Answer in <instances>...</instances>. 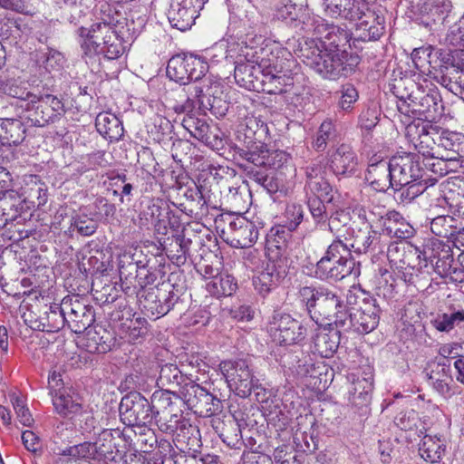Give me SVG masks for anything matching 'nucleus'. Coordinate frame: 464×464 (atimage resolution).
Wrapping results in <instances>:
<instances>
[{
    "mask_svg": "<svg viewBox=\"0 0 464 464\" xmlns=\"http://www.w3.org/2000/svg\"><path fill=\"white\" fill-rule=\"evenodd\" d=\"M208 0H171L168 19L172 27L180 31L190 28Z\"/></svg>",
    "mask_w": 464,
    "mask_h": 464,
    "instance_id": "f3484780",
    "label": "nucleus"
},
{
    "mask_svg": "<svg viewBox=\"0 0 464 464\" xmlns=\"http://www.w3.org/2000/svg\"><path fill=\"white\" fill-rule=\"evenodd\" d=\"M381 308L372 296H363L358 308L344 310L343 314L339 315L337 328L343 332L353 331L357 334H366L372 332L379 324Z\"/></svg>",
    "mask_w": 464,
    "mask_h": 464,
    "instance_id": "39448f33",
    "label": "nucleus"
},
{
    "mask_svg": "<svg viewBox=\"0 0 464 464\" xmlns=\"http://www.w3.org/2000/svg\"><path fill=\"white\" fill-rule=\"evenodd\" d=\"M304 24V29L315 36L300 44V57L308 67L329 80H336L353 71L356 58L348 59V53L341 49L350 40L345 29L327 24L322 18L308 20Z\"/></svg>",
    "mask_w": 464,
    "mask_h": 464,
    "instance_id": "f257e3e1",
    "label": "nucleus"
},
{
    "mask_svg": "<svg viewBox=\"0 0 464 464\" xmlns=\"http://www.w3.org/2000/svg\"><path fill=\"white\" fill-rule=\"evenodd\" d=\"M370 3L363 0H322L321 6L326 16L356 21L366 15V12L370 13Z\"/></svg>",
    "mask_w": 464,
    "mask_h": 464,
    "instance_id": "a211bd4d",
    "label": "nucleus"
},
{
    "mask_svg": "<svg viewBox=\"0 0 464 464\" xmlns=\"http://www.w3.org/2000/svg\"><path fill=\"white\" fill-rule=\"evenodd\" d=\"M237 140L244 144L246 150H257L265 148L266 141L270 140L267 124L256 115L246 116L237 129ZM237 146L235 151L237 152Z\"/></svg>",
    "mask_w": 464,
    "mask_h": 464,
    "instance_id": "f8f14e48",
    "label": "nucleus"
},
{
    "mask_svg": "<svg viewBox=\"0 0 464 464\" xmlns=\"http://www.w3.org/2000/svg\"><path fill=\"white\" fill-rule=\"evenodd\" d=\"M119 411L121 421L128 426H146L155 419L150 402L140 392L123 396Z\"/></svg>",
    "mask_w": 464,
    "mask_h": 464,
    "instance_id": "6e6552de",
    "label": "nucleus"
},
{
    "mask_svg": "<svg viewBox=\"0 0 464 464\" xmlns=\"http://www.w3.org/2000/svg\"><path fill=\"white\" fill-rule=\"evenodd\" d=\"M219 369L230 389L241 398L248 397L257 385L258 380L253 375L246 360L223 361L219 364Z\"/></svg>",
    "mask_w": 464,
    "mask_h": 464,
    "instance_id": "0eeeda50",
    "label": "nucleus"
},
{
    "mask_svg": "<svg viewBox=\"0 0 464 464\" xmlns=\"http://www.w3.org/2000/svg\"><path fill=\"white\" fill-rule=\"evenodd\" d=\"M324 199H320L318 197H308L307 206L309 211L316 225L324 224L328 220V227L331 232H334L337 227V222H340V217L343 216V213L336 212L329 217Z\"/></svg>",
    "mask_w": 464,
    "mask_h": 464,
    "instance_id": "c756f323",
    "label": "nucleus"
},
{
    "mask_svg": "<svg viewBox=\"0 0 464 464\" xmlns=\"http://www.w3.org/2000/svg\"><path fill=\"white\" fill-rule=\"evenodd\" d=\"M3 133L0 138L3 145L18 146L25 139L26 129L18 119H5L1 123Z\"/></svg>",
    "mask_w": 464,
    "mask_h": 464,
    "instance_id": "473e14b6",
    "label": "nucleus"
},
{
    "mask_svg": "<svg viewBox=\"0 0 464 464\" xmlns=\"http://www.w3.org/2000/svg\"><path fill=\"white\" fill-rule=\"evenodd\" d=\"M305 188L307 192L312 194L311 197H318L320 199H324L328 204L334 199L332 195L333 188L324 177L315 180L306 181Z\"/></svg>",
    "mask_w": 464,
    "mask_h": 464,
    "instance_id": "052dcab7",
    "label": "nucleus"
},
{
    "mask_svg": "<svg viewBox=\"0 0 464 464\" xmlns=\"http://www.w3.org/2000/svg\"><path fill=\"white\" fill-rule=\"evenodd\" d=\"M138 295L140 305L148 316L160 318L171 310L180 311L184 307V286L173 284L170 280L143 291L142 294L139 293Z\"/></svg>",
    "mask_w": 464,
    "mask_h": 464,
    "instance_id": "20e7f679",
    "label": "nucleus"
},
{
    "mask_svg": "<svg viewBox=\"0 0 464 464\" xmlns=\"http://www.w3.org/2000/svg\"><path fill=\"white\" fill-rule=\"evenodd\" d=\"M458 225H460V219L455 218L450 215L438 216L430 221L431 232L441 237L452 238L456 234Z\"/></svg>",
    "mask_w": 464,
    "mask_h": 464,
    "instance_id": "49530a36",
    "label": "nucleus"
},
{
    "mask_svg": "<svg viewBox=\"0 0 464 464\" xmlns=\"http://www.w3.org/2000/svg\"><path fill=\"white\" fill-rule=\"evenodd\" d=\"M440 130L429 121H413L406 127V137L420 154L436 159L439 153L437 147ZM443 157L442 154H440Z\"/></svg>",
    "mask_w": 464,
    "mask_h": 464,
    "instance_id": "1a4fd4ad",
    "label": "nucleus"
},
{
    "mask_svg": "<svg viewBox=\"0 0 464 464\" xmlns=\"http://www.w3.org/2000/svg\"><path fill=\"white\" fill-rule=\"evenodd\" d=\"M383 227L391 237L400 239L410 238L415 232L413 227L406 222L399 212L394 210L386 213Z\"/></svg>",
    "mask_w": 464,
    "mask_h": 464,
    "instance_id": "2f4dec72",
    "label": "nucleus"
},
{
    "mask_svg": "<svg viewBox=\"0 0 464 464\" xmlns=\"http://www.w3.org/2000/svg\"><path fill=\"white\" fill-rule=\"evenodd\" d=\"M21 196L14 189L0 191V210L10 222L14 221L23 209Z\"/></svg>",
    "mask_w": 464,
    "mask_h": 464,
    "instance_id": "58836bf2",
    "label": "nucleus"
},
{
    "mask_svg": "<svg viewBox=\"0 0 464 464\" xmlns=\"http://www.w3.org/2000/svg\"><path fill=\"white\" fill-rule=\"evenodd\" d=\"M179 399L195 414L206 418L221 411V401L194 380L188 382L179 392Z\"/></svg>",
    "mask_w": 464,
    "mask_h": 464,
    "instance_id": "423d86ee",
    "label": "nucleus"
},
{
    "mask_svg": "<svg viewBox=\"0 0 464 464\" xmlns=\"http://www.w3.org/2000/svg\"><path fill=\"white\" fill-rule=\"evenodd\" d=\"M444 451V444L440 438L425 435L419 447L420 457L428 462H439Z\"/></svg>",
    "mask_w": 464,
    "mask_h": 464,
    "instance_id": "37998d69",
    "label": "nucleus"
},
{
    "mask_svg": "<svg viewBox=\"0 0 464 464\" xmlns=\"http://www.w3.org/2000/svg\"><path fill=\"white\" fill-rule=\"evenodd\" d=\"M35 57L36 62L46 70H59L64 62L62 53L49 47L37 51Z\"/></svg>",
    "mask_w": 464,
    "mask_h": 464,
    "instance_id": "13d9d810",
    "label": "nucleus"
},
{
    "mask_svg": "<svg viewBox=\"0 0 464 464\" xmlns=\"http://www.w3.org/2000/svg\"><path fill=\"white\" fill-rule=\"evenodd\" d=\"M361 275V265L354 259H327L321 257L314 267V277L321 281L339 282L348 276Z\"/></svg>",
    "mask_w": 464,
    "mask_h": 464,
    "instance_id": "ddd939ff",
    "label": "nucleus"
},
{
    "mask_svg": "<svg viewBox=\"0 0 464 464\" xmlns=\"http://www.w3.org/2000/svg\"><path fill=\"white\" fill-rule=\"evenodd\" d=\"M246 175L252 181L260 185L270 195H273L281 190L283 188L282 183L278 178L273 174L266 173L265 169L256 168L247 164H243Z\"/></svg>",
    "mask_w": 464,
    "mask_h": 464,
    "instance_id": "f704fd0d",
    "label": "nucleus"
},
{
    "mask_svg": "<svg viewBox=\"0 0 464 464\" xmlns=\"http://www.w3.org/2000/svg\"><path fill=\"white\" fill-rule=\"evenodd\" d=\"M342 331L336 326L320 329L313 340V352L324 358L332 357L339 347Z\"/></svg>",
    "mask_w": 464,
    "mask_h": 464,
    "instance_id": "a878e982",
    "label": "nucleus"
},
{
    "mask_svg": "<svg viewBox=\"0 0 464 464\" xmlns=\"http://www.w3.org/2000/svg\"><path fill=\"white\" fill-rule=\"evenodd\" d=\"M192 381L190 377L184 375L176 364L167 363L161 367L157 382L163 390L178 388L177 391H173V396L179 399L180 390L188 382Z\"/></svg>",
    "mask_w": 464,
    "mask_h": 464,
    "instance_id": "bb28decb",
    "label": "nucleus"
},
{
    "mask_svg": "<svg viewBox=\"0 0 464 464\" xmlns=\"http://www.w3.org/2000/svg\"><path fill=\"white\" fill-rule=\"evenodd\" d=\"M336 134L334 123L332 120H324L314 139L313 148L317 151H324L327 147V142L334 140Z\"/></svg>",
    "mask_w": 464,
    "mask_h": 464,
    "instance_id": "6e6d98bb",
    "label": "nucleus"
},
{
    "mask_svg": "<svg viewBox=\"0 0 464 464\" xmlns=\"http://www.w3.org/2000/svg\"><path fill=\"white\" fill-rule=\"evenodd\" d=\"M388 257L395 263L399 262L401 264L400 266L405 269L401 272V279H403L405 283L413 284L414 276L411 271L414 268L407 260L406 246L404 245L390 246L388 249Z\"/></svg>",
    "mask_w": 464,
    "mask_h": 464,
    "instance_id": "09e8293b",
    "label": "nucleus"
},
{
    "mask_svg": "<svg viewBox=\"0 0 464 464\" xmlns=\"http://www.w3.org/2000/svg\"><path fill=\"white\" fill-rule=\"evenodd\" d=\"M26 111L27 119L34 126L44 127L57 121L53 117L54 114L51 112L49 107L44 103L42 98L38 95H36L35 102H28Z\"/></svg>",
    "mask_w": 464,
    "mask_h": 464,
    "instance_id": "e433bc0d",
    "label": "nucleus"
},
{
    "mask_svg": "<svg viewBox=\"0 0 464 464\" xmlns=\"http://www.w3.org/2000/svg\"><path fill=\"white\" fill-rule=\"evenodd\" d=\"M365 16L372 20H363L356 24L354 39L362 42L375 41L383 34L384 26L376 21L377 18L372 14L370 16L366 14Z\"/></svg>",
    "mask_w": 464,
    "mask_h": 464,
    "instance_id": "ea45409f",
    "label": "nucleus"
},
{
    "mask_svg": "<svg viewBox=\"0 0 464 464\" xmlns=\"http://www.w3.org/2000/svg\"><path fill=\"white\" fill-rule=\"evenodd\" d=\"M53 404L56 412L63 417L76 414L82 410V403L65 392H57L53 398Z\"/></svg>",
    "mask_w": 464,
    "mask_h": 464,
    "instance_id": "de8ad7c7",
    "label": "nucleus"
},
{
    "mask_svg": "<svg viewBox=\"0 0 464 464\" xmlns=\"http://www.w3.org/2000/svg\"><path fill=\"white\" fill-rule=\"evenodd\" d=\"M237 155L246 160L245 164L262 169L266 167L280 169L285 166L287 167L291 160L288 153L279 150H270L267 149L266 143L265 148H259L257 150H246L243 148H237Z\"/></svg>",
    "mask_w": 464,
    "mask_h": 464,
    "instance_id": "dca6fc26",
    "label": "nucleus"
},
{
    "mask_svg": "<svg viewBox=\"0 0 464 464\" xmlns=\"http://www.w3.org/2000/svg\"><path fill=\"white\" fill-rule=\"evenodd\" d=\"M135 254H123L119 260V272L120 276L122 278V276L127 277L129 275H131L134 271L137 274H139V271H141L142 268H149L150 266V260H147L144 258V260H136L135 259Z\"/></svg>",
    "mask_w": 464,
    "mask_h": 464,
    "instance_id": "4d7b16f0",
    "label": "nucleus"
},
{
    "mask_svg": "<svg viewBox=\"0 0 464 464\" xmlns=\"http://www.w3.org/2000/svg\"><path fill=\"white\" fill-rule=\"evenodd\" d=\"M266 60L262 58L260 62L237 63L234 70V77L237 84L248 89L259 92L260 77L264 71Z\"/></svg>",
    "mask_w": 464,
    "mask_h": 464,
    "instance_id": "4be33fe9",
    "label": "nucleus"
},
{
    "mask_svg": "<svg viewBox=\"0 0 464 464\" xmlns=\"http://www.w3.org/2000/svg\"><path fill=\"white\" fill-rule=\"evenodd\" d=\"M322 257L327 259H353L351 253L350 245L344 243L340 238L334 239L327 247Z\"/></svg>",
    "mask_w": 464,
    "mask_h": 464,
    "instance_id": "e2e57ef3",
    "label": "nucleus"
},
{
    "mask_svg": "<svg viewBox=\"0 0 464 464\" xmlns=\"http://www.w3.org/2000/svg\"><path fill=\"white\" fill-rule=\"evenodd\" d=\"M237 288L235 278L227 273L211 276L206 284L207 291L217 297L229 296L236 292Z\"/></svg>",
    "mask_w": 464,
    "mask_h": 464,
    "instance_id": "c9c22d12",
    "label": "nucleus"
},
{
    "mask_svg": "<svg viewBox=\"0 0 464 464\" xmlns=\"http://www.w3.org/2000/svg\"><path fill=\"white\" fill-rule=\"evenodd\" d=\"M365 179L371 187L379 192H385L389 188H395L392 179V167L389 160H379L368 166Z\"/></svg>",
    "mask_w": 464,
    "mask_h": 464,
    "instance_id": "b1692460",
    "label": "nucleus"
},
{
    "mask_svg": "<svg viewBox=\"0 0 464 464\" xmlns=\"http://www.w3.org/2000/svg\"><path fill=\"white\" fill-rule=\"evenodd\" d=\"M111 430H103L93 443L95 460L111 462L116 460L118 450Z\"/></svg>",
    "mask_w": 464,
    "mask_h": 464,
    "instance_id": "7c9ffc66",
    "label": "nucleus"
},
{
    "mask_svg": "<svg viewBox=\"0 0 464 464\" xmlns=\"http://www.w3.org/2000/svg\"><path fill=\"white\" fill-rule=\"evenodd\" d=\"M191 239L186 238L184 236H179L176 238L178 249L176 253H172L173 250H169V257L177 266L184 265L189 256V246L191 245Z\"/></svg>",
    "mask_w": 464,
    "mask_h": 464,
    "instance_id": "338daca9",
    "label": "nucleus"
},
{
    "mask_svg": "<svg viewBox=\"0 0 464 464\" xmlns=\"http://www.w3.org/2000/svg\"><path fill=\"white\" fill-rule=\"evenodd\" d=\"M71 227L75 229L80 235L89 237L96 232L98 225L95 220L85 215H76L72 218Z\"/></svg>",
    "mask_w": 464,
    "mask_h": 464,
    "instance_id": "0e129e2a",
    "label": "nucleus"
},
{
    "mask_svg": "<svg viewBox=\"0 0 464 464\" xmlns=\"http://www.w3.org/2000/svg\"><path fill=\"white\" fill-rule=\"evenodd\" d=\"M63 310V299L60 304L53 303L41 317L42 331L55 333L66 324V314Z\"/></svg>",
    "mask_w": 464,
    "mask_h": 464,
    "instance_id": "72a5a7b5",
    "label": "nucleus"
},
{
    "mask_svg": "<svg viewBox=\"0 0 464 464\" xmlns=\"http://www.w3.org/2000/svg\"><path fill=\"white\" fill-rule=\"evenodd\" d=\"M380 238L379 233L373 230L371 225L365 224L363 227L353 230V241L350 246L359 254L375 251Z\"/></svg>",
    "mask_w": 464,
    "mask_h": 464,
    "instance_id": "cd10ccee",
    "label": "nucleus"
},
{
    "mask_svg": "<svg viewBox=\"0 0 464 464\" xmlns=\"http://www.w3.org/2000/svg\"><path fill=\"white\" fill-rule=\"evenodd\" d=\"M339 93V109L343 111H350L359 98L357 90L353 84L347 83L342 86Z\"/></svg>",
    "mask_w": 464,
    "mask_h": 464,
    "instance_id": "69168bd1",
    "label": "nucleus"
},
{
    "mask_svg": "<svg viewBox=\"0 0 464 464\" xmlns=\"http://www.w3.org/2000/svg\"><path fill=\"white\" fill-rule=\"evenodd\" d=\"M437 181L438 179L436 178H428V179H420L401 188L397 187L392 188L400 192L399 202L408 204L418 196L423 194L430 187L434 186Z\"/></svg>",
    "mask_w": 464,
    "mask_h": 464,
    "instance_id": "79ce46f5",
    "label": "nucleus"
},
{
    "mask_svg": "<svg viewBox=\"0 0 464 464\" xmlns=\"http://www.w3.org/2000/svg\"><path fill=\"white\" fill-rule=\"evenodd\" d=\"M82 341V347L90 353H106L111 350L113 337L110 331L101 325L88 328Z\"/></svg>",
    "mask_w": 464,
    "mask_h": 464,
    "instance_id": "393cba45",
    "label": "nucleus"
},
{
    "mask_svg": "<svg viewBox=\"0 0 464 464\" xmlns=\"http://www.w3.org/2000/svg\"><path fill=\"white\" fill-rule=\"evenodd\" d=\"M394 422L397 427L403 430H412L418 427L420 420L418 413L413 411H402L395 417Z\"/></svg>",
    "mask_w": 464,
    "mask_h": 464,
    "instance_id": "774afa93",
    "label": "nucleus"
},
{
    "mask_svg": "<svg viewBox=\"0 0 464 464\" xmlns=\"http://www.w3.org/2000/svg\"><path fill=\"white\" fill-rule=\"evenodd\" d=\"M59 455L69 457L71 459L73 460H95L93 443L88 441L68 447L63 450L59 453Z\"/></svg>",
    "mask_w": 464,
    "mask_h": 464,
    "instance_id": "bf43d9fd",
    "label": "nucleus"
},
{
    "mask_svg": "<svg viewBox=\"0 0 464 464\" xmlns=\"http://www.w3.org/2000/svg\"><path fill=\"white\" fill-rule=\"evenodd\" d=\"M185 63L194 64V66L189 65V67L186 66L185 68V72L189 74L188 82H198L205 76L208 70V63L196 55H185Z\"/></svg>",
    "mask_w": 464,
    "mask_h": 464,
    "instance_id": "680f3d73",
    "label": "nucleus"
},
{
    "mask_svg": "<svg viewBox=\"0 0 464 464\" xmlns=\"http://www.w3.org/2000/svg\"><path fill=\"white\" fill-rule=\"evenodd\" d=\"M95 127L100 134L111 141L119 140L124 133L122 123L109 112H100L95 120Z\"/></svg>",
    "mask_w": 464,
    "mask_h": 464,
    "instance_id": "c85d7f7f",
    "label": "nucleus"
},
{
    "mask_svg": "<svg viewBox=\"0 0 464 464\" xmlns=\"http://www.w3.org/2000/svg\"><path fill=\"white\" fill-rule=\"evenodd\" d=\"M288 78L281 71L277 63L266 61L260 77L259 91L268 94H280L285 92V86Z\"/></svg>",
    "mask_w": 464,
    "mask_h": 464,
    "instance_id": "5701e85b",
    "label": "nucleus"
},
{
    "mask_svg": "<svg viewBox=\"0 0 464 464\" xmlns=\"http://www.w3.org/2000/svg\"><path fill=\"white\" fill-rule=\"evenodd\" d=\"M63 311L66 314V325L76 334H83L95 321L92 307L77 295L63 298Z\"/></svg>",
    "mask_w": 464,
    "mask_h": 464,
    "instance_id": "4468645a",
    "label": "nucleus"
},
{
    "mask_svg": "<svg viewBox=\"0 0 464 464\" xmlns=\"http://www.w3.org/2000/svg\"><path fill=\"white\" fill-rule=\"evenodd\" d=\"M258 235V229L252 221L237 216L228 224L226 241L233 247L246 248L256 242Z\"/></svg>",
    "mask_w": 464,
    "mask_h": 464,
    "instance_id": "6ab92c4d",
    "label": "nucleus"
},
{
    "mask_svg": "<svg viewBox=\"0 0 464 464\" xmlns=\"http://www.w3.org/2000/svg\"><path fill=\"white\" fill-rule=\"evenodd\" d=\"M358 157L348 144H341L330 156V168L338 177H352L358 171Z\"/></svg>",
    "mask_w": 464,
    "mask_h": 464,
    "instance_id": "aec40b11",
    "label": "nucleus"
},
{
    "mask_svg": "<svg viewBox=\"0 0 464 464\" xmlns=\"http://www.w3.org/2000/svg\"><path fill=\"white\" fill-rule=\"evenodd\" d=\"M458 134L449 131H440L437 147L439 148V153L436 159H441L444 160L457 161L460 157L459 152L460 143L458 142Z\"/></svg>",
    "mask_w": 464,
    "mask_h": 464,
    "instance_id": "4c0bfd02",
    "label": "nucleus"
},
{
    "mask_svg": "<svg viewBox=\"0 0 464 464\" xmlns=\"http://www.w3.org/2000/svg\"><path fill=\"white\" fill-rule=\"evenodd\" d=\"M183 97H186L185 102L178 104L174 107L177 112H193L198 107V109L204 105L202 97L204 90L198 83L188 85L187 88H183Z\"/></svg>",
    "mask_w": 464,
    "mask_h": 464,
    "instance_id": "c03bdc74",
    "label": "nucleus"
},
{
    "mask_svg": "<svg viewBox=\"0 0 464 464\" xmlns=\"http://www.w3.org/2000/svg\"><path fill=\"white\" fill-rule=\"evenodd\" d=\"M272 337L280 345L298 344L305 339L306 328L289 314L276 312L272 317Z\"/></svg>",
    "mask_w": 464,
    "mask_h": 464,
    "instance_id": "9b49d317",
    "label": "nucleus"
},
{
    "mask_svg": "<svg viewBox=\"0 0 464 464\" xmlns=\"http://www.w3.org/2000/svg\"><path fill=\"white\" fill-rule=\"evenodd\" d=\"M297 297L310 318L320 325L334 323L337 327L339 315L343 314L346 308L342 292L324 285L302 286Z\"/></svg>",
    "mask_w": 464,
    "mask_h": 464,
    "instance_id": "7ed1b4c3",
    "label": "nucleus"
},
{
    "mask_svg": "<svg viewBox=\"0 0 464 464\" xmlns=\"http://www.w3.org/2000/svg\"><path fill=\"white\" fill-rule=\"evenodd\" d=\"M287 274L288 266L285 257L269 258L263 269L254 277V287L259 295L266 296L276 288Z\"/></svg>",
    "mask_w": 464,
    "mask_h": 464,
    "instance_id": "2eb2a0df",
    "label": "nucleus"
},
{
    "mask_svg": "<svg viewBox=\"0 0 464 464\" xmlns=\"http://www.w3.org/2000/svg\"><path fill=\"white\" fill-rule=\"evenodd\" d=\"M156 423L159 429L169 434H172L179 430H184L186 429L195 430L194 427L189 423L188 420H186L182 414L174 413L169 411L167 414H162L160 416H157L155 418Z\"/></svg>",
    "mask_w": 464,
    "mask_h": 464,
    "instance_id": "a19ab883",
    "label": "nucleus"
},
{
    "mask_svg": "<svg viewBox=\"0 0 464 464\" xmlns=\"http://www.w3.org/2000/svg\"><path fill=\"white\" fill-rule=\"evenodd\" d=\"M219 437L230 448H239L242 444V434L240 425L237 420L229 419L223 422Z\"/></svg>",
    "mask_w": 464,
    "mask_h": 464,
    "instance_id": "864d4df0",
    "label": "nucleus"
},
{
    "mask_svg": "<svg viewBox=\"0 0 464 464\" xmlns=\"http://www.w3.org/2000/svg\"><path fill=\"white\" fill-rule=\"evenodd\" d=\"M172 395L173 392L163 389L152 393L150 406L152 407L155 418L167 414L169 411H173L174 402L172 401Z\"/></svg>",
    "mask_w": 464,
    "mask_h": 464,
    "instance_id": "603ef678",
    "label": "nucleus"
},
{
    "mask_svg": "<svg viewBox=\"0 0 464 464\" xmlns=\"http://www.w3.org/2000/svg\"><path fill=\"white\" fill-rule=\"evenodd\" d=\"M100 14V22L77 31L82 58L92 67L100 64L101 57L107 60L121 57L124 53L123 42L132 41L140 33L133 20L130 21L109 3L101 4Z\"/></svg>",
    "mask_w": 464,
    "mask_h": 464,
    "instance_id": "f03ea898",
    "label": "nucleus"
},
{
    "mask_svg": "<svg viewBox=\"0 0 464 464\" xmlns=\"http://www.w3.org/2000/svg\"><path fill=\"white\" fill-rule=\"evenodd\" d=\"M0 93L27 102H35L36 99V94L27 91L21 82L14 79L0 82Z\"/></svg>",
    "mask_w": 464,
    "mask_h": 464,
    "instance_id": "3c124183",
    "label": "nucleus"
},
{
    "mask_svg": "<svg viewBox=\"0 0 464 464\" xmlns=\"http://www.w3.org/2000/svg\"><path fill=\"white\" fill-rule=\"evenodd\" d=\"M392 179L395 188L403 187L424 178L425 170L420 166V157L414 153H402L390 159Z\"/></svg>",
    "mask_w": 464,
    "mask_h": 464,
    "instance_id": "9d476101",
    "label": "nucleus"
},
{
    "mask_svg": "<svg viewBox=\"0 0 464 464\" xmlns=\"http://www.w3.org/2000/svg\"><path fill=\"white\" fill-rule=\"evenodd\" d=\"M194 66V64L189 63H185V56L175 55L169 59L167 65L166 73L167 76L176 82H179L181 84L188 83V76L185 72L186 66L189 67Z\"/></svg>",
    "mask_w": 464,
    "mask_h": 464,
    "instance_id": "8fccbe9b",
    "label": "nucleus"
},
{
    "mask_svg": "<svg viewBox=\"0 0 464 464\" xmlns=\"http://www.w3.org/2000/svg\"><path fill=\"white\" fill-rule=\"evenodd\" d=\"M372 382L366 378H358L349 391V400L358 407L367 405L371 400Z\"/></svg>",
    "mask_w": 464,
    "mask_h": 464,
    "instance_id": "a18cd8bd",
    "label": "nucleus"
},
{
    "mask_svg": "<svg viewBox=\"0 0 464 464\" xmlns=\"http://www.w3.org/2000/svg\"><path fill=\"white\" fill-rule=\"evenodd\" d=\"M422 255L424 259H429L434 266L440 276L446 275L455 263L451 246L440 240L432 241L425 247Z\"/></svg>",
    "mask_w": 464,
    "mask_h": 464,
    "instance_id": "412c9836",
    "label": "nucleus"
},
{
    "mask_svg": "<svg viewBox=\"0 0 464 464\" xmlns=\"http://www.w3.org/2000/svg\"><path fill=\"white\" fill-rule=\"evenodd\" d=\"M440 102V97L436 94H422L420 97H417V107L413 110L417 111L418 116L434 118L441 108Z\"/></svg>",
    "mask_w": 464,
    "mask_h": 464,
    "instance_id": "5fc2aeb1",
    "label": "nucleus"
}]
</instances>
